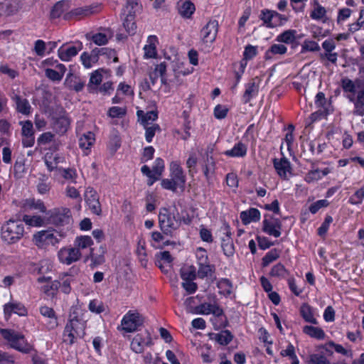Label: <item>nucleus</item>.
Instances as JSON below:
<instances>
[{"mask_svg":"<svg viewBox=\"0 0 364 364\" xmlns=\"http://www.w3.org/2000/svg\"><path fill=\"white\" fill-rule=\"evenodd\" d=\"M21 222H24L26 225L31 227H42L47 225L46 215L42 217L41 215H24Z\"/></svg>","mask_w":364,"mask_h":364,"instance_id":"nucleus-38","label":"nucleus"},{"mask_svg":"<svg viewBox=\"0 0 364 364\" xmlns=\"http://www.w3.org/2000/svg\"><path fill=\"white\" fill-rule=\"evenodd\" d=\"M171 178L161 180V186L163 189L176 193L179 188L183 191L186 188V176L179 161H172L169 164Z\"/></svg>","mask_w":364,"mask_h":364,"instance_id":"nucleus-4","label":"nucleus"},{"mask_svg":"<svg viewBox=\"0 0 364 364\" xmlns=\"http://www.w3.org/2000/svg\"><path fill=\"white\" fill-rule=\"evenodd\" d=\"M274 168L278 174V176L283 180H287L289 178L288 173H291V166L290 161L285 157H282L280 159H273Z\"/></svg>","mask_w":364,"mask_h":364,"instance_id":"nucleus-21","label":"nucleus"},{"mask_svg":"<svg viewBox=\"0 0 364 364\" xmlns=\"http://www.w3.org/2000/svg\"><path fill=\"white\" fill-rule=\"evenodd\" d=\"M86 310L77 306L71 307L68 319L63 331V343L72 346L79 339L85 337L87 319L85 318Z\"/></svg>","mask_w":364,"mask_h":364,"instance_id":"nucleus-1","label":"nucleus"},{"mask_svg":"<svg viewBox=\"0 0 364 364\" xmlns=\"http://www.w3.org/2000/svg\"><path fill=\"white\" fill-rule=\"evenodd\" d=\"M33 241L38 247H44L46 245L58 244L60 239L48 230H41L33 235Z\"/></svg>","mask_w":364,"mask_h":364,"instance_id":"nucleus-19","label":"nucleus"},{"mask_svg":"<svg viewBox=\"0 0 364 364\" xmlns=\"http://www.w3.org/2000/svg\"><path fill=\"white\" fill-rule=\"evenodd\" d=\"M159 226L160 230L166 235H172L181 224V218L178 208L173 207H162L159 210Z\"/></svg>","mask_w":364,"mask_h":364,"instance_id":"nucleus-2","label":"nucleus"},{"mask_svg":"<svg viewBox=\"0 0 364 364\" xmlns=\"http://www.w3.org/2000/svg\"><path fill=\"white\" fill-rule=\"evenodd\" d=\"M281 250L273 248L267 252L262 259V265L263 267H267L270 263L276 261L280 257Z\"/></svg>","mask_w":364,"mask_h":364,"instance_id":"nucleus-48","label":"nucleus"},{"mask_svg":"<svg viewBox=\"0 0 364 364\" xmlns=\"http://www.w3.org/2000/svg\"><path fill=\"white\" fill-rule=\"evenodd\" d=\"M24 158H18L14 165V175L16 178H21L26 172Z\"/></svg>","mask_w":364,"mask_h":364,"instance_id":"nucleus-50","label":"nucleus"},{"mask_svg":"<svg viewBox=\"0 0 364 364\" xmlns=\"http://www.w3.org/2000/svg\"><path fill=\"white\" fill-rule=\"evenodd\" d=\"M14 100L16 105V110L18 112L24 115H28L31 112V107L29 102L26 98H22L19 95H16Z\"/></svg>","mask_w":364,"mask_h":364,"instance_id":"nucleus-41","label":"nucleus"},{"mask_svg":"<svg viewBox=\"0 0 364 364\" xmlns=\"http://www.w3.org/2000/svg\"><path fill=\"white\" fill-rule=\"evenodd\" d=\"M328 205L329 202L326 199L318 200L309 205L308 210L309 213L314 215L317 213L320 209L326 208Z\"/></svg>","mask_w":364,"mask_h":364,"instance_id":"nucleus-60","label":"nucleus"},{"mask_svg":"<svg viewBox=\"0 0 364 364\" xmlns=\"http://www.w3.org/2000/svg\"><path fill=\"white\" fill-rule=\"evenodd\" d=\"M85 200L92 213L100 215L101 204L97 192L92 187H87L85 192Z\"/></svg>","mask_w":364,"mask_h":364,"instance_id":"nucleus-18","label":"nucleus"},{"mask_svg":"<svg viewBox=\"0 0 364 364\" xmlns=\"http://www.w3.org/2000/svg\"><path fill=\"white\" fill-rule=\"evenodd\" d=\"M72 221L71 211L68 208H55L46 213V223L56 227L69 225Z\"/></svg>","mask_w":364,"mask_h":364,"instance_id":"nucleus-9","label":"nucleus"},{"mask_svg":"<svg viewBox=\"0 0 364 364\" xmlns=\"http://www.w3.org/2000/svg\"><path fill=\"white\" fill-rule=\"evenodd\" d=\"M341 130L339 127H331L328 131L326 138L330 144L334 147L335 150L341 149Z\"/></svg>","mask_w":364,"mask_h":364,"instance_id":"nucleus-31","label":"nucleus"},{"mask_svg":"<svg viewBox=\"0 0 364 364\" xmlns=\"http://www.w3.org/2000/svg\"><path fill=\"white\" fill-rule=\"evenodd\" d=\"M273 14L274 28L284 26L289 21V17L287 15L282 14L275 10H274Z\"/></svg>","mask_w":364,"mask_h":364,"instance_id":"nucleus-62","label":"nucleus"},{"mask_svg":"<svg viewBox=\"0 0 364 364\" xmlns=\"http://www.w3.org/2000/svg\"><path fill=\"white\" fill-rule=\"evenodd\" d=\"M218 31V21L215 18H210L200 31V39L202 46H208L210 48L217 38Z\"/></svg>","mask_w":364,"mask_h":364,"instance_id":"nucleus-10","label":"nucleus"},{"mask_svg":"<svg viewBox=\"0 0 364 364\" xmlns=\"http://www.w3.org/2000/svg\"><path fill=\"white\" fill-rule=\"evenodd\" d=\"M50 127L59 136L65 135L70 129L72 119L62 106H55L48 111Z\"/></svg>","mask_w":364,"mask_h":364,"instance_id":"nucleus-5","label":"nucleus"},{"mask_svg":"<svg viewBox=\"0 0 364 364\" xmlns=\"http://www.w3.org/2000/svg\"><path fill=\"white\" fill-rule=\"evenodd\" d=\"M100 10V6L98 4H91L89 6L77 7L68 12H65L63 16V18L65 21H68L72 20H81L85 17L98 13Z\"/></svg>","mask_w":364,"mask_h":364,"instance_id":"nucleus-13","label":"nucleus"},{"mask_svg":"<svg viewBox=\"0 0 364 364\" xmlns=\"http://www.w3.org/2000/svg\"><path fill=\"white\" fill-rule=\"evenodd\" d=\"M215 161L214 158L210 156H207L206 162L204 166H203V172L204 176L207 181H208L210 178V173L215 172Z\"/></svg>","mask_w":364,"mask_h":364,"instance_id":"nucleus-53","label":"nucleus"},{"mask_svg":"<svg viewBox=\"0 0 364 364\" xmlns=\"http://www.w3.org/2000/svg\"><path fill=\"white\" fill-rule=\"evenodd\" d=\"M181 278L184 282H190L196 279V272L195 267L191 266L189 269H182L181 271Z\"/></svg>","mask_w":364,"mask_h":364,"instance_id":"nucleus-63","label":"nucleus"},{"mask_svg":"<svg viewBox=\"0 0 364 364\" xmlns=\"http://www.w3.org/2000/svg\"><path fill=\"white\" fill-rule=\"evenodd\" d=\"M103 69H98L91 73L89 82L87 84V90L90 93H97V88L101 85L102 81Z\"/></svg>","mask_w":364,"mask_h":364,"instance_id":"nucleus-29","label":"nucleus"},{"mask_svg":"<svg viewBox=\"0 0 364 364\" xmlns=\"http://www.w3.org/2000/svg\"><path fill=\"white\" fill-rule=\"evenodd\" d=\"M299 313L302 318L306 322L312 324L318 323L317 319L314 317V315L313 308L309 304L306 303L302 304L299 309Z\"/></svg>","mask_w":364,"mask_h":364,"instance_id":"nucleus-37","label":"nucleus"},{"mask_svg":"<svg viewBox=\"0 0 364 364\" xmlns=\"http://www.w3.org/2000/svg\"><path fill=\"white\" fill-rule=\"evenodd\" d=\"M245 90L242 96L243 104L249 103L252 99L257 97L259 92V85L256 84L254 80L246 83Z\"/></svg>","mask_w":364,"mask_h":364,"instance_id":"nucleus-25","label":"nucleus"},{"mask_svg":"<svg viewBox=\"0 0 364 364\" xmlns=\"http://www.w3.org/2000/svg\"><path fill=\"white\" fill-rule=\"evenodd\" d=\"M123 26L126 30V31L129 35L135 34L136 31V24L135 22V17H133V15L126 14V17L123 21Z\"/></svg>","mask_w":364,"mask_h":364,"instance_id":"nucleus-51","label":"nucleus"},{"mask_svg":"<svg viewBox=\"0 0 364 364\" xmlns=\"http://www.w3.org/2000/svg\"><path fill=\"white\" fill-rule=\"evenodd\" d=\"M274 10L264 9L260 11L259 18L262 21V26L267 28H274Z\"/></svg>","mask_w":364,"mask_h":364,"instance_id":"nucleus-40","label":"nucleus"},{"mask_svg":"<svg viewBox=\"0 0 364 364\" xmlns=\"http://www.w3.org/2000/svg\"><path fill=\"white\" fill-rule=\"evenodd\" d=\"M60 287V282L58 280H54L50 284L43 286V290L45 294L53 298L57 294Z\"/></svg>","mask_w":364,"mask_h":364,"instance_id":"nucleus-56","label":"nucleus"},{"mask_svg":"<svg viewBox=\"0 0 364 364\" xmlns=\"http://www.w3.org/2000/svg\"><path fill=\"white\" fill-rule=\"evenodd\" d=\"M287 47L281 43L272 44L264 53V58L265 60H270L275 55H283L287 52Z\"/></svg>","mask_w":364,"mask_h":364,"instance_id":"nucleus-30","label":"nucleus"},{"mask_svg":"<svg viewBox=\"0 0 364 364\" xmlns=\"http://www.w3.org/2000/svg\"><path fill=\"white\" fill-rule=\"evenodd\" d=\"M152 344V340L148 331L137 333L131 342V348L136 353H141L144 351L146 346H150Z\"/></svg>","mask_w":364,"mask_h":364,"instance_id":"nucleus-17","label":"nucleus"},{"mask_svg":"<svg viewBox=\"0 0 364 364\" xmlns=\"http://www.w3.org/2000/svg\"><path fill=\"white\" fill-rule=\"evenodd\" d=\"M41 315L46 318V326L48 330H53L58 326V317L52 307L43 305L39 307Z\"/></svg>","mask_w":364,"mask_h":364,"instance_id":"nucleus-20","label":"nucleus"},{"mask_svg":"<svg viewBox=\"0 0 364 364\" xmlns=\"http://www.w3.org/2000/svg\"><path fill=\"white\" fill-rule=\"evenodd\" d=\"M93 245V240L89 235H80L75 237L74 240V246L75 248L80 250L86 249L87 247H92Z\"/></svg>","mask_w":364,"mask_h":364,"instance_id":"nucleus-44","label":"nucleus"},{"mask_svg":"<svg viewBox=\"0 0 364 364\" xmlns=\"http://www.w3.org/2000/svg\"><path fill=\"white\" fill-rule=\"evenodd\" d=\"M332 98L326 97L323 92H318L314 97V105L318 109L316 112H312L309 116L311 123L326 119L329 114L334 112V107L332 105Z\"/></svg>","mask_w":364,"mask_h":364,"instance_id":"nucleus-7","label":"nucleus"},{"mask_svg":"<svg viewBox=\"0 0 364 364\" xmlns=\"http://www.w3.org/2000/svg\"><path fill=\"white\" fill-rule=\"evenodd\" d=\"M215 266L210 262L205 264L198 266L197 275L198 278L204 279L205 278H210L212 280L216 279Z\"/></svg>","mask_w":364,"mask_h":364,"instance_id":"nucleus-34","label":"nucleus"},{"mask_svg":"<svg viewBox=\"0 0 364 364\" xmlns=\"http://www.w3.org/2000/svg\"><path fill=\"white\" fill-rule=\"evenodd\" d=\"M319 50L320 46L318 43L311 40H305L301 45V53H304L307 51H318Z\"/></svg>","mask_w":364,"mask_h":364,"instance_id":"nucleus-61","label":"nucleus"},{"mask_svg":"<svg viewBox=\"0 0 364 364\" xmlns=\"http://www.w3.org/2000/svg\"><path fill=\"white\" fill-rule=\"evenodd\" d=\"M89 310L94 314H100L105 311V306L102 301L92 299L90 300L88 304Z\"/></svg>","mask_w":364,"mask_h":364,"instance_id":"nucleus-57","label":"nucleus"},{"mask_svg":"<svg viewBox=\"0 0 364 364\" xmlns=\"http://www.w3.org/2000/svg\"><path fill=\"white\" fill-rule=\"evenodd\" d=\"M82 257L81 252L78 250V248H75V247H62L58 252V257L59 261L67 265H70L73 262H75Z\"/></svg>","mask_w":364,"mask_h":364,"instance_id":"nucleus-15","label":"nucleus"},{"mask_svg":"<svg viewBox=\"0 0 364 364\" xmlns=\"http://www.w3.org/2000/svg\"><path fill=\"white\" fill-rule=\"evenodd\" d=\"M216 286L219 289L218 293L220 295L228 297L232 293L233 284L232 282L228 278H220L218 281Z\"/></svg>","mask_w":364,"mask_h":364,"instance_id":"nucleus-36","label":"nucleus"},{"mask_svg":"<svg viewBox=\"0 0 364 364\" xmlns=\"http://www.w3.org/2000/svg\"><path fill=\"white\" fill-rule=\"evenodd\" d=\"M303 332L311 338H314L317 340H323L326 336L325 332L321 328L313 326H304Z\"/></svg>","mask_w":364,"mask_h":364,"instance_id":"nucleus-42","label":"nucleus"},{"mask_svg":"<svg viewBox=\"0 0 364 364\" xmlns=\"http://www.w3.org/2000/svg\"><path fill=\"white\" fill-rule=\"evenodd\" d=\"M144 318L137 311L129 310L122 317L121 325L127 333L134 332L143 326Z\"/></svg>","mask_w":364,"mask_h":364,"instance_id":"nucleus-12","label":"nucleus"},{"mask_svg":"<svg viewBox=\"0 0 364 364\" xmlns=\"http://www.w3.org/2000/svg\"><path fill=\"white\" fill-rule=\"evenodd\" d=\"M297 31L294 29H288L279 33L275 38L279 43L293 44L297 39Z\"/></svg>","mask_w":364,"mask_h":364,"instance_id":"nucleus-35","label":"nucleus"},{"mask_svg":"<svg viewBox=\"0 0 364 364\" xmlns=\"http://www.w3.org/2000/svg\"><path fill=\"white\" fill-rule=\"evenodd\" d=\"M260 211L255 208H250L240 213V219L243 224L247 225L251 222H258L260 220Z\"/></svg>","mask_w":364,"mask_h":364,"instance_id":"nucleus-32","label":"nucleus"},{"mask_svg":"<svg viewBox=\"0 0 364 364\" xmlns=\"http://www.w3.org/2000/svg\"><path fill=\"white\" fill-rule=\"evenodd\" d=\"M24 226L20 220H9L6 221L1 229V237L7 244H14L23 236Z\"/></svg>","mask_w":364,"mask_h":364,"instance_id":"nucleus-8","label":"nucleus"},{"mask_svg":"<svg viewBox=\"0 0 364 364\" xmlns=\"http://www.w3.org/2000/svg\"><path fill=\"white\" fill-rule=\"evenodd\" d=\"M82 48V43L79 41L72 45L63 44L58 49V55L62 61L69 62Z\"/></svg>","mask_w":364,"mask_h":364,"instance_id":"nucleus-16","label":"nucleus"},{"mask_svg":"<svg viewBox=\"0 0 364 364\" xmlns=\"http://www.w3.org/2000/svg\"><path fill=\"white\" fill-rule=\"evenodd\" d=\"M137 117L141 119V124L143 126L148 125L149 121L154 122L158 119V111L151 110L144 113L142 110H138Z\"/></svg>","mask_w":364,"mask_h":364,"instance_id":"nucleus-43","label":"nucleus"},{"mask_svg":"<svg viewBox=\"0 0 364 364\" xmlns=\"http://www.w3.org/2000/svg\"><path fill=\"white\" fill-rule=\"evenodd\" d=\"M228 112L229 109L226 106L217 105L214 108L213 114L217 119H223L227 117Z\"/></svg>","mask_w":364,"mask_h":364,"instance_id":"nucleus-64","label":"nucleus"},{"mask_svg":"<svg viewBox=\"0 0 364 364\" xmlns=\"http://www.w3.org/2000/svg\"><path fill=\"white\" fill-rule=\"evenodd\" d=\"M4 314L6 319H9L13 314L25 316L28 314L26 306L21 302H8L4 305Z\"/></svg>","mask_w":364,"mask_h":364,"instance_id":"nucleus-22","label":"nucleus"},{"mask_svg":"<svg viewBox=\"0 0 364 364\" xmlns=\"http://www.w3.org/2000/svg\"><path fill=\"white\" fill-rule=\"evenodd\" d=\"M289 274V270L281 262L274 264L269 272V275L272 277L284 278Z\"/></svg>","mask_w":364,"mask_h":364,"instance_id":"nucleus-49","label":"nucleus"},{"mask_svg":"<svg viewBox=\"0 0 364 364\" xmlns=\"http://www.w3.org/2000/svg\"><path fill=\"white\" fill-rule=\"evenodd\" d=\"M0 334L9 343L11 348L18 352L28 354L36 351L33 345L29 343L21 333L9 328H1L0 329Z\"/></svg>","mask_w":364,"mask_h":364,"instance_id":"nucleus-6","label":"nucleus"},{"mask_svg":"<svg viewBox=\"0 0 364 364\" xmlns=\"http://www.w3.org/2000/svg\"><path fill=\"white\" fill-rule=\"evenodd\" d=\"M165 171V162L161 157H157L152 166V169L147 165H144L141 168V171L143 175L147 177L146 184L148 186H151L159 181Z\"/></svg>","mask_w":364,"mask_h":364,"instance_id":"nucleus-11","label":"nucleus"},{"mask_svg":"<svg viewBox=\"0 0 364 364\" xmlns=\"http://www.w3.org/2000/svg\"><path fill=\"white\" fill-rule=\"evenodd\" d=\"M106 245H100L99 248L90 247V254L87 259H90L92 264L95 267L100 266L105 262V255L107 253Z\"/></svg>","mask_w":364,"mask_h":364,"instance_id":"nucleus-23","label":"nucleus"},{"mask_svg":"<svg viewBox=\"0 0 364 364\" xmlns=\"http://www.w3.org/2000/svg\"><path fill=\"white\" fill-rule=\"evenodd\" d=\"M178 11L183 18L192 19L196 11L195 4L191 1L186 0L178 6Z\"/></svg>","mask_w":364,"mask_h":364,"instance_id":"nucleus-33","label":"nucleus"},{"mask_svg":"<svg viewBox=\"0 0 364 364\" xmlns=\"http://www.w3.org/2000/svg\"><path fill=\"white\" fill-rule=\"evenodd\" d=\"M314 9L310 12V17L316 21L323 19L326 14V9L322 6L317 0L313 2Z\"/></svg>","mask_w":364,"mask_h":364,"instance_id":"nucleus-45","label":"nucleus"},{"mask_svg":"<svg viewBox=\"0 0 364 364\" xmlns=\"http://www.w3.org/2000/svg\"><path fill=\"white\" fill-rule=\"evenodd\" d=\"M26 206L31 210H36L41 213L48 212L44 202L41 199L29 198L26 200Z\"/></svg>","mask_w":364,"mask_h":364,"instance_id":"nucleus-46","label":"nucleus"},{"mask_svg":"<svg viewBox=\"0 0 364 364\" xmlns=\"http://www.w3.org/2000/svg\"><path fill=\"white\" fill-rule=\"evenodd\" d=\"M282 224L280 219L264 215L262 221V231L266 234L274 236V237H280L282 234Z\"/></svg>","mask_w":364,"mask_h":364,"instance_id":"nucleus-14","label":"nucleus"},{"mask_svg":"<svg viewBox=\"0 0 364 364\" xmlns=\"http://www.w3.org/2000/svg\"><path fill=\"white\" fill-rule=\"evenodd\" d=\"M247 146L242 141L235 143L231 149L224 151V155L228 157L243 158L247 155Z\"/></svg>","mask_w":364,"mask_h":364,"instance_id":"nucleus-27","label":"nucleus"},{"mask_svg":"<svg viewBox=\"0 0 364 364\" xmlns=\"http://www.w3.org/2000/svg\"><path fill=\"white\" fill-rule=\"evenodd\" d=\"M127 114L126 107L117 106L111 107L107 111V116L110 118H122Z\"/></svg>","mask_w":364,"mask_h":364,"instance_id":"nucleus-58","label":"nucleus"},{"mask_svg":"<svg viewBox=\"0 0 364 364\" xmlns=\"http://www.w3.org/2000/svg\"><path fill=\"white\" fill-rule=\"evenodd\" d=\"M233 339V335L229 330L222 331L215 335L216 341L221 346L228 345Z\"/></svg>","mask_w":364,"mask_h":364,"instance_id":"nucleus-52","label":"nucleus"},{"mask_svg":"<svg viewBox=\"0 0 364 364\" xmlns=\"http://www.w3.org/2000/svg\"><path fill=\"white\" fill-rule=\"evenodd\" d=\"M95 142V135L92 132L84 133L78 139L79 147L84 155L87 156L91 152V148Z\"/></svg>","mask_w":364,"mask_h":364,"instance_id":"nucleus-24","label":"nucleus"},{"mask_svg":"<svg viewBox=\"0 0 364 364\" xmlns=\"http://www.w3.org/2000/svg\"><path fill=\"white\" fill-rule=\"evenodd\" d=\"M125 7L127 14L133 15V17H135L136 12L142 9V6L138 0H127Z\"/></svg>","mask_w":364,"mask_h":364,"instance_id":"nucleus-55","label":"nucleus"},{"mask_svg":"<svg viewBox=\"0 0 364 364\" xmlns=\"http://www.w3.org/2000/svg\"><path fill=\"white\" fill-rule=\"evenodd\" d=\"M145 129V139L148 143H151L156 134V132L161 131L160 126L158 124H154L151 126H144Z\"/></svg>","mask_w":364,"mask_h":364,"instance_id":"nucleus-54","label":"nucleus"},{"mask_svg":"<svg viewBox=\"0 0 364 364\" xmlns=\"http://www.w3.org/2000/svg\"><path fill=\"white\" fill-rule=\"evenodd\" d=\"M285 129L287 132L285 134L284 141L287 144V149L289 151H290L291 149V146L293 145L294 140V131L295 129V127H294V124H289Z\"/></svg>","mask_w":364,"mask_h":364,"instance_id":"nucleus-59","label":"nucleus"},{"mask_svg":"<svg viewBox=\"0 0 364 364\" xmlns=\"http://www.w3.org/2000/svg\"><path fill=\"white\" fill-rule=\"evenodd\" d=\"M70 7V1L68 0H60L56 2L51 8L49 18L50 20L59 18L64 12Z\"/></svg>","mask_w":364,"mask_h":364,"instance_id":"nucleus-26","label":"nucleus"},{"mask_svg":"<svg viewBox=\"0 0 364 364\" xmlns=\"http://www.w3.org/2000/svg\"><path fill=\"white\" fill-rule=\"evenodd\" d=\"M328 349L323 347L318 353H311L308 356L306 364H332L328 360L325 355V352H328ZM333 364H341L339 363Z\"/></svg>","mask_w":364,"mask_h":364,"instance_id":"nucleus-28","label":"nucleus"},{"mask_svg":"<svg viewBox=\"0 0 364 364\" xmlns=\"http://www.w3.org/2000/svg\"><path fill=\"white\" fill-rule=\"evenodd\" d=\"M343 90L348 92L347 97L354 102V113L364 115V82L343 79Z\"/></svg>","mask_w":364,"mask_h":364,"instance_id":"nucleus-3","label":"nucleus"},{"mask_svg":"<svg viewBox=\"0 0 364 364\" xmlns=\"http://www.w3.org/2000/svg\"><path fill=\"white\" fill-rule=\"evenodd\" d=\"M328 173V168L323 170L316 168L310 170L305 176L304 180L306 183H311L321 179Z\"/></svg>","mask_w":364,"mask_h":364,"instance_id":"nucleus-39","label":"nucleus"},{"mask_svg":"<svg viewBox=\"0 0 364 364\" xmlns=\"http://www.w3.org/2000/svg\"><path fill=\"white\" fill-rule=\"evenodd\" d=\"M221 248H222L223 254L227 257H231L235 254V245L233 244V241H232V238L222 237Z\"/></svg>","mask_w":364,"mask_h":364,"instance_id":"nucleus-47","label":"nucleus"}]
</instances>
